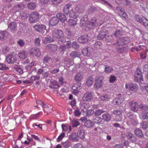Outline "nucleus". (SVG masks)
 Here are the masks:
<instances>
[{"label":"nucleus","mask_w":148,"mask_h":148,"mask_svg":"<svg viewBox=\"0 0 148 148\" xmlns=\"http://www.w3.org/2000/svg\"><path fill=\"white\" fill-rule=\"evenodd\" d=\"M87 20V16L84 15V17H83L80 20V26L82 27L85 26L90 29L94 26L98 25L97 18L95 17L92 18L90 21H88Z\"/></svg>","instance_id":"1"},{"label":"nucleus","mask_w":148,"mask_h":148,"mask_svg":"<svg viewBox=\"0 0 148 148\" xmlns=\"http://www.w3.org/2000/svg\"><path fill=\"white\" fill-rule=\"evenodd\" d=\"M52 34L54 38L59 39L58 43L61 44L66 42L65 39L63 37V33L62 30L55 29L53 30Z\"/></svg>","instance_id":"2"},{"label":"nucleus","mask_w":148,"mask_h":148,"mask_svg":"<svg viewBox=\"0 0 148 148\" xmlns=\"http://www.w3.org/2000/svg\"><path fill=\"white\" fill-rule=\"evenodd\" d=\"M135 17L137 21L139 22L145 27H148V20L145 17H140L139 15H136L135 16Z\"/></svg>","instance_id":"3"},{"label":"nucleus","mask_w":148,"mask_h":148,"mask_svg":"<svg viewBox=\"0 0 148 148\" xmlns=\"http://www.w3.org/2000/svg\"><path fill=\"white\" fill-rule=\"evenodd\" d=\"M39 14L36 12H33L30 15L29 21L30 23L36 22L38 20Z\"/></svg>","instance_id":"4"},{"label":"nucleus","mask_w":148,"mask_h":148,"mask_svg":"<svg viewBox=\"0 0 148 148\" xmlns=\"http://www.w3.org/2000/svg\"><path fill=\"white\" fill-rule=\"evenodd\" d=\"M143 80V77L141 70L137 68L134 74V80L136 82H139Z\"/></svg>","instance_id":"5"},{"label":"nucleus","mask_w":148,"mask_h":148,"mask_svg":"<svg viewBox=\"0 0 148 148\" xmlns=\"http://www.w3.org/2000/svg\"><path fill=\"white\" fill-rule=\"evenodd\" d=\"M16 55L14 53H10L8 55L6 60L8 63L13 64L17 60Z\"/></svg>","instance_id":"6"},{"label":"nucleus","mask_w":148,"mask_h":148,"mask_svg":"<svg viewBox=\"0 0 148 148\" xmlns=\"http://www.w3.org/2000/svg\"><path fill=\"white\" fill-rule=\"evenodd\" d=\"M33 28L37 32L43 33L46 29V27L41 24H36L33 27Z\"/></svg>","instance_id":"7"},{"label":"nucleus","mask_w":148,"mask_h":148,"mask_svg":"<svg viewBox=\"0 0 148 148\" xmlns=\"http://www.w3.org/2000/svg\"><path fill=\"white\" fill-rule=\"evenodd\" d=\"M30 55L35 56L37 57H39L41 55V53L39 49L37 47H33L29 51Z\"/></svg>","instance_id":"8"},{"label":"nucleus","mask_w":148,"mask_h":148,"mask_svg":"<svg viewBox=\"0 0 148 148\" xmlns=\"http://www.w3.org/2000/svg\"><path fill=\"white\" fill-rule=\"evenodd\" d=\"M81 86V84L79 82H77L74 84L72 87L73 94L76 95L79 92V90L82 89Z\"/></svg>","instance_id":"9"},{"label":"nucleus","mask_w":148,"mask_h":148,"mask_svg":"<svg viewBox=\"0 0 148 148\" xmlns=\"http://www.w3.org/2000/svg\"><path fill=\"white\" fill-rule=\"evenodd\" d=\"M93 51L92 48L90 47L84 48L82 51V54L85 56H90Z\"/></svg>","instance_id":"10"},{"label":"nucleus","mask_w":148,"mask_h":148,"mask_svg":"<svg viewBox=\"0 0 148 148\" xmlns=\"http://www.w3.org/2000/svg\"><path fill=\"white\" fill-rule=\"evenodd\" d=\"M125 88L126 89H129L132 91L136 92L138 90V87L136 84L132 83L126 84Z\"/></svg>","instance_id":"11"},{"label":"nucleus","mask_w":148,"mask_h":148,"mask_svg":"<svg viewBox=\"0 0 148 148\" xmlns=\"http://www.w3.org/2000/svg\"><path fill=\"white\" fill-rule=\"evenodd\" d=\"M90 40V38L88 35H84L79 37L78 39V41L80 43H84Z\"/></svg>","instance_id":"12"},{"label":"nucleus","mask_w":148,"mask_h":148,"mask_svg":"<svg viewBox=\"0 0 148 148\" xmlns=\"http://www.w3.org/2000/svg\"><path fill=\"white\" fill-rule=\"evenodd\" d=\"M92 98V93L88 92L84 94L82 97V100L84 101H90Z\"/></svg>","instance_id":"13"},{"label":"nucleus","mask_w":148,"mask_h":148,"mask_svg":"<svg viewBox=\"0 0 148 148\" xmlns=\"http://www.w3.org/2000/svg\"><path fill=\"white\" fill-rule=\"evenodd\" d=\"M102 86V78L101 77H97L95 78V83L94 87L97 89L100 88Z\"/></svg>","instance_id":"14"},{"label":"nucleus","mask_w":148,"mask_h":148,"mask_svg":"<svg viewBox=\"0 0 148 148\" xmlns=\"http://www.w3.org/2000/svg\"><path fill=\"white\" fill-rule=\"evenodd\" d=\"M27 52L25 50H23L18 52V56L20 59H24L27 58Z\"/></svg>","instance_id":"15"},{"label":"nucleus","mask_w":148,"mask_h":148,"mask_svg":"<svg viewBox=\"0 0 148 148\" xmlns=\"http://www.w3.org/2000/svg\"><path fill=\"white\" fill-rule=\"evenodd\" d=\"M131 110L134 112H136L138 110V105L136 102L132 101L130 103Z\"/></svg>","instance_id":"16"},{"label":"nucleus","mask_w":148,"mask_h":148,"mask_svg":"<svg viewBox=\"0 0 148 148\" xmlns=\"http://www.w3.org/2000/svg\"><path fill=\"white\" fill-rule=\"evenodd\" d=\"M59 22V19L57 17H53L49 22L50 26H54L56 25Z\"/></svg>","instance_id":"17"},{"label":"nucleus","mask_w":148,"mask_h":148,"mask_svg":"<svg viewBox=\"0 0 148 148\" xmlns=\"http://www.w3.org/2000/svg\"><path fill=\"white\" fill-rule=\"evenodd\" d=\"M56 17H58L59 20L62 23H64L66 19L65 15L63 13H58L56 15Z\"/></svg>","instance_id":"18"},{"label":"nucleus","mask_w":148,"mask_h":148,"mask_svg":"<svg viewBox=\"0 0 148 148\" xmlns=\"http://www.w3.org/2000/svg\"><path fill=\"white\" fill-rule=\"evenodd\" d=\"M113 45L117 48L119 47L122 46L124 45L121 38L117 40L113 44Z\"/></svg>","instance_id":"19"},{"label":"nucleus","mask_w":148,"mask_h":148,"mask_svg":"<svg viewBox=\"0 0 148 148\" xmlns=\"http://www.w3.org/2000/svg\"><path fill=\"white\" fill-rule=\"evenodd\" d=\"M40 76L38 75H36L32 76L30 79L28 81V83H32L34 82L35 80H39L40 79Z\"/></svg>","instance_id":"20"},{"label":"nucleus","mask_w":148,"mask_h":148,"mask_svg":"<svg viewBox=\"0 0 148 148\" xmlns=\"http://www.w3.org/2000/svg\"><path fill=\"white\" fill-rule=\"evenodd\" d=\"M127 136L128 139L131 140L132 142H135L136 141V138L132 133H127Z\"/></svg>","instance_id":"21"},{"label":"nucleus","mask_w":148,"mask_h":148,"mask_svg":"<svg viewBox=\"0 0 148 148\" xmlns=\"http://www.w3.org/2000/svg\"><path fill=\"white\" fill-rule=\"evenodd\" d=\"M134 133L137 136L139 137L142 138L144 136L142 130L139 128L135 130Z\"/></svg>","instance_id":"22"},{"label":"nucleus","mask_w":148,"mask_h":148,"mask_svg":"<svg viewBox=\"0 0 148 148\" xmlns=\"http://www.w3.org/2000/svg\"><path fill=\"white\" fill-rule=\"evenodd\" d=\"M78 137L81 139H83L85 137L84 131V130H79L77 133Z\"/></svg>","instance_id":"23"},{"label":"nucleus","mask_w":148,"mask_h":148,"mask_svg":"<svg viewBox=\"0 0 148 148\" xmlns=\"http://www.w3.org/2000/svg\"><path fill=\"white\" fill-rule=\"evenodd\" d=\"M94 125V122L90 120H87L84 123L85 126L88 128H90L93 127Z\"/></svg>","instance_id":"24"},{"label":"nucleus","mask_w":148,"mask_h":148,"mask_svg":"<svg viewBox=\"0 0 148 148\" xmlns=\"http://www.w3.org/2000/svg\"><path fill=\"white\" fill-rule=\"evenodd\" d=\"M123 101V99L121 98H117L113 100V103L114 105H119L121 104Z\"/></svg>","instance_id":"25"},{"label":"nucleus","mask_w":148,"mask_h":148,"mask_svg":"<svg viewBox=\"0 0 148 148\" xmlns=\"http://www.w3.org/2000/svg\"><path fill=\"white\" fill-rule=\"evenodd\" d=\"M129 122L133 125H136L138 124L136 117L135 116L129 120Z\"/></svg>","instance_id":"26"},{"label":"nucleus","mask_w":148,"mask_h":148,"mask_svg":"<svg viewBox=\"0 0 148 148\" xmlns=\"http://www.w3.org/2000/svg\"><path fill=\"white\" fill-rule=\"evenodd\" d=\"M8 35V33L5 31H0V40H3Z\"/></svg>","instance_id":"27"},{"label":"nucleus","mask_w":148,"mask_h":148,"mask_svg":"<svg viewBox=\"0 0 148 148\" xmlns=\"http://www.w3.org/2000/svg\"><path fill=\"white\" fill-rule=\"evenodd\" d=\"M110 116L108 113L104 114L102 115V119H103V122L105 121L106 122L109 121L110 119Z\"/></svg>","instance_id":"28"},{"label":"nucleus","mask_w":148,"mask_h":148,"mask_svg":"<svg viewBox=\"0 0 148 148\" xmlns=\"http://www.w3.org/2000/svg\"><path fill=\"white\" fill-rule=\"evenodd\" d=\"M17 26L16 23L15 22H11L8 25L9 28L12 31H14Z\"/></svg>","instance_id":"29"},{"label":"nucleus","mask_w":148,"mask_h":148,"mask_svg":"<svg viewBox=\"0 0 148 148\" xmlns=\"http://www.w3.org/2000/svg\"><path fill=\"white\" fill-rule=\"evenodd\" d=\"M123 34L121 29H117L115 32L114 35L116 38H118L122 36Z\"/></svg>","instance_id":"30"},{"label":"nucleus","mask_w":148,"mask_h":148,"mask_svg":"<svg viewBox=\"0 0 148 148\" xmlns=\"http://www.w3.org/2000/svg\"><path fill=\"white\" fill-rule=\"evenodd\" d=\"M75 10L76 12L79 13L82 12L83 10V5L81 4H78L76 6Z\"/></svg>","instance_id":"31"},{"label":"nucleus","mask_w":148,"mask_h":148,"mask_svg":"<svg viewBox=\"0 0 148 148\" xmlns=\"http://www.w3.org/2000/svg\"><path fill=\"white\" fill-rule=\"evenodd\" d=\"M70 139L73 141L77 142L78 140V136L75 133H73L70 136Z\"/></svg>","instance_id":"32"},{"label":"nucleus","mask_w":148,"mask_h":148,"mask_svg":"<svg viewBox=\"0 0 148 148\" xmlns=\"http://www.w3.org/2000/svg\"><path fill=\"white\" fill-rule=\"evenodd\" d=\"M68 23L69 26L70 27H74L77 24L76 21L73 19H69L68 21Z\"/></svg>","instance_id":"33"},{"label":"nucleus","mask_w":148,"mask_h":148,"mask_svg":"<svg viewBox=\"0 0 148 148\" xmlns=\"http://www.w3.org/2000/svg\"><path fill=\"white\" fill-rule=\"evenodd\" d=\"M93 81L94 79L92 77H88L86 83V85L88 86H91L93 83Z\"/></svg>","instance_id":"34"},{"label":"nucleus","mask_w":148,"mask_h":148,"mask_svg":"<svg viewBox=\"0 0 148 148\" xmlns=\"http://www.w3.org/2000/svg\"><path fill=\"white\" fill-rule=\"evenodd\" d=\"M50 87L52 88H58L60 86L58 82L56 81H54L53 82L51 85L50 86Z\"/></svg>","instance_id":"35"},{"label":"nucleus","mask_w":148,"mask_h":148,"mask_svg":"<svg viewBox=\"0 0 148 148\" xmlns=\"http://www.w3.org/2000/svg\"><path fill=\"white\" fill-rule=\"evenodd\" d=\"M43 108V111L45 113L46 115L48 114V113L50 112L51 110V108H50L48 106L45 104L44 107Z\"/></svg>","instance_id":"36"},{"label":"nucleus","mask_w":148,"mask_h":148,"mask_svg":"<svg viewBox=\"0 0 148 148\" xmlns=\"http://www.w3.org/2000/svg\"><path fill=\"white\" fill-rule=\"evenodd\" d=\"M80 54L79 52L75 51H73L70 54V56L73 58L79 57Z\"/></svg>","instance_id":"37"},{"label":"nucleus","mask_w":148,"mask_h":148,"mask_svg":"<svg viewBox=\"0 0 148 148\" xmlns=\"http://www.w3.org/2000/svg\"><path fill=\"white\" fill-rule=\"evenodd\" d=\"M36 106L35 107H36L38 109H39L40 108L39 106H42V108H43L45 105L43 102L39 100L36 101Z\"/></svg>","instance_id":"38"},{"label":"nucleus","mask_w":148,"mask_h":148,"mask_svg":"<svg viewBox=\"0 0 148 148\" xmlns=\"http://www.w3.org/2000/svg\"><path fill=\"white\" fill-rule=\"evenodd\" d=\"M82 78V76L81 74L80 73H77L75 75V79L76 82L81 81Z\"/></svg>","instance_id":"39"},{"label":"nucleus","mask_w":148,"mask_h":148,"mask_svg":"<svg viewBox=\"0 0 148 148\" xmlns=\"http://www.w3.org/2000/svg\"><path fill=\"white\" fill-rule=\"evenodd\" d=\"M105 69L104 71L106 73H109L113 71V69L111 67L106 66V65H105Z\"/></svg>","instance_id":"40"},{"label":"nucleus","mask_w":148,"mask_h":148,"mask_svg":"<svg viewBox=\"0 0 148 148\" xmlns=\"http://www.w3.org/2000/svg\"><path fill=\"white\" fill-rule=\"evenodd\" d=\"M62 127L63 131H66L68 130V129H70V130H71V127L70 125H66L62 124Z\"/></svg>","instance_id":"41"},{"label":"nucleus","mask_w":148,"mask_h":148,"mask_svg":"<svg viewBox=\"0 0 148 148\" xmlns=\"http://www.w3.org/2000/svg\"><path fill=\"white\" fill-rule=\"evenodd\" d=\"M71 7V5L68 4L66 5L64 7V11L66 14H67L69 12V9Z\"/></svg>","instance_id":"42"},{"label":"nucleus","mask_w":148,"mask_h":148,"mask_svg":"<svg viewBox=\"0 0 148 148\" xmlns=\"http://www.w3.org/2000/svg\"><path fill=\"white\" fill-rule=\"evenodd\" d=\"M121 39L124 45L128 44L130 41L129 38L128 37H123Z\"/></svg>","instance_id":"43"},{"label":"nucleus","mask_w":148,"mask_h":148,"mask_svg":"<svg viewBox=\"0 0 148 148\" xmlns=\"http://www.w3.org/2000/svg\"><path fill=\"white\" fill-rule=\"evenodd\" d=\"M12 112V108L10 107H8L4 111V114L5 116H7Z\"/></svg>","instance_id":"44"},{"label":"nucleus","mask_w":148,"mask_h":148,"mask_svg":"<svg viewBox=\"0 0 148 148\" xmlns=\"http://www.w3.org/2000/svg\"><path fill=\"white\" fill-rule=\"evenodd\" d=\"M128 50L127 47H123L121 48H118V51L119 52L123 53L127 51Z\"/></svg>","instance_id":"45"},{"label":"nucleus","mask_w":148,"mask_h":148,"mask_svg":"<svg viewBox=\"0 0 148 148\" xmlns=\"http://www.w3.org/2000/svg\"><path fill=\"white\" fill-rule=\"evenodd\" d=\"M113 38L112 35H108L105 38V40L107 42H110L113 41Z\"/></svg>","instance_id":"46"},{"label":"nucleus","mask_w":148,"mask_h":148,"mask_svg":"<svg viewBox=\"0 0 148 148\" xmlns=\"http://www.w3.org/2000/svg\"><path fill=\"white\" fill-rule=\"evenodd\" d=\"M69 16L70 17L74 19L76 18L78 16V15L76 14L72 10L70 11L69 13Z\"/></svg>","instance_id":"47"},{"label":"nucleus","mask_w":148,"mask_h":148,"mask_svg":"<svg viewBox=\"0 0 148 148\" xmlns=\"http://www.w3.org/2000/svg\"><path fill=\"white\" fill-rule=\"evenodd\" d=\"M15 70L18 73L20 74L23 73V70L20 67L18 66H16L14 67Z\"/></svg>","instance_id":"48"},{"label":"nucleus","mask_w":148,"mask_h":148,"mask_svg":"<svg viewBox=\"0 0 148 148\" xmlns=\"http://www.w3.org/2000/svg\"><path fill=\"white\" fill-rule=\"evenodd\" d=\"M72 124L73 127H75L79 125V123L77 120L74 119L72 121Z\"/></svg>","instance_id":"49"},{"label":"nucleus","mask_w":148,"mask_h":148,"mask_svg":"<svg viewBox=\"0 0 148 148\" xmlns=\"http://www.w3.org/2000/svg\"><path fill=\"white\" fill-rule=\"evenodd\" d=\"M28 8L30 10H34L36 8V5L34 3H30L28 4Z\"/></svg>","instance_id":"50"},{"label":"nucleus","mask_w":148,"mask_h":148,"mask_svg":"<svg viewBox=\"0 0 148 148\" xmlns=\"http://www.w3.org/2000/svg\"><path fill=\"white\" fill-rule=\"evenodd\" d=\"M122 112V111L121 110L118 109L114 110L112 112L113 114L116 115H121Z\"/></svg>","instance_id":"51"},{"label":"nucleus","mask_w":148,"mask_h":148,"mask_svg":"<svg viewBox=\"0 0 148 148\" xmlns=\"http://www.w3.org/2000/svg\"><path fill=\"white\" fill-rule=\"evenodd\" d=\"M17 44L21 47H23L25 45L24 42L22 39H19L17 41Z\"/></svg>","instance_id":"52"},{"label":"nucleus","mask_w":148,"mask_h":148,"mask_svg":"<svg viewBox=\"0 0 148 148\" xmlns=\"http://www.w3.org/2000/svg\"><path fill=\"white\" fill-rule=\"evenodd\" d=\"M65 136V133L64 132H62L61 134L58 137L57 139V141L59 142Z\"/></svg>","instance_id":"53"},{"label":"nucleus","mask_w":148,"mask_h":148,"mask_svg":"<svg viewBox=\"0 0 148 148\" xmlns=\"http://www.w3.org/2000/svg\"><path fill=\"white\" fill-rule=\"evenodd\" d=\"M74 115L76 116H79L81 114V112L79 109H77L74 112Z\"/></svg>","instance_id":"54"},{"label":"nucleus","mask_w":148,"mask_h":148,"mask_svg":"<svg viewBox=\"0 0 148 148\" xmlns=\"http://www.w3.org/2000/svg\"><path fill=\"white\" fill-rule=\"evenodd\" d=\"M51 60V58L48 56H45L44 57L43 60V62L44 63H48Z\"/></svg>","instance_id":"55"},{"label":"nucleus","mask_w":148,"mask_h":148,"mask_svg":"<svg viewBox=\"0 0 148 148\" xmlns=\"http://www.w3.org/2000/svg\"><path fill=\"white\" fill-rule=\"evenodd\" d=\"M40 40L39 38H37L34 40V45L35 46H38L40 45Z\"/></svg>","instance_id":"56"},{"label":"nucleus","mask_w":148,"mask_h":148,"mask_svg":"<svg viewBox=\"0 0 148 148\" xmlns=\"http://www.w3.org/2000/svg\"><path fill=\"white\" fill-rule=\"evenodd\" d=\"M62 145L65 148H69L70 145L69 142L68 141L63 143Z\"/></svg>","instance_id":"57"},{"label":"nucleus","mask_w":148,"mask_h":148,"mask_svg":"<svg viewBox=\"0 0 148 148\" xmlns=\"http://www.w3.org/2000/svg\"><path fill=\"white\" fill-rule=\"evenodd\" d=\"M142 127L143 129H146L148 128V123L146 121H143L141 124Z\"/></svg>","instance_id":"58"},{"label":"nucleus","mask_w":148,"mask_h":148,"mask_svg":"<svg viewBox=\"0 0 148 148\" xmlns=\"http://www.w3.org/2000/svg\"><path fill=\"white\" fill-rule=\"evenodd\" d=\"M8 69V68L7 67L6 65L3 64H0V69L1 70H6Z\"/></svg>","instance_id":"59"},{"label":"nucleus","mask_w":148,"mask_h":148,"mask_svg":"<svg viewBox=\"0 0 148 148\" xmlns=\"http://www.w3.org/2000/svg\"><path fill=\"white\" fill-rule=\"evenodd\" d=\"M141 117L143 119H148V112L145 113H142Z\"/></svg>","instance_id":"60"},{"label":"nucleus","mask_w":148,"mask_h":148,"mask_svg":"<svg viewBox=\"0 0 148 148\" xmlns=\"http://www.w3.org/2000/svg\"><path fill=\"white\" fill-rule=\"evenodd\" d=\"M140 108L145 110H148V106L145 105L140 104L139 105Z\"/></svg>","instance_id":"61"},{"label":"nucleus","mask_w":148,"mask_h":148,"mask_svg":"<svg viewBox=\"0 0 148 148\" xmlns=\"http://www.w3.org/2000/svg\"><path fill=\"white\" fill-rule=\"evenodd\" d=\"M102 4H105L108 7L112 8V5L107 1L105 0H102Z\"/></svg>","instance_id":"62"},{"label":"nucleus","mask_w":148,"mask_h":148,"mask_svg":"<svg viewBox=\"0 0 148 148\" xmlns=\"http://www.w3.org/2000/svg\"><path fill=\"white\" fill-rule=\"evenodd\" d=\"M34 62H32L28 64L25 66V68L27 69H29L31 68L32 67L34 64Z\"/></svg>","instance_id":"63"},{"label":"nucleus","mask_w":148,"mask_h":148,"mask_svg":"<svg viewBox=\"0 0 148 148\" xmlns=\"http://www.w3.org/2000/svg\"><path fill=\"white\" fill-rule=\"evenodd\" d=\"M140 87L141 88H143V89H144L146 90L147 92L148 93V86L147 85V84H142L140 85Z\"/></svg>","instance_id":"64"}]
</instances>
